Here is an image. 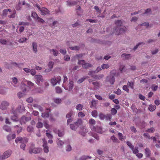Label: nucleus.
Wrapping results in <instances>:
<instances>
[{
  "label": "nucleus",
  "instance_id": "2eb2a0df",
  "mask_svg": "<svg viewBox=\"0 0 160 160\" xmlns=\"http://www.w3.org/2000/svg\"><path fill=\"white\" fill-rule=\"evenodd\" d=\"M53 131L54 132L56 133H58V136L59 137H62L64 135V131L62 129L61 130H58L57 131L56 129H54L53 130Z\"/></svg>",
  "mask_w": 160,
  "mask_h": 160
},
{
  "label": "nucleus",
  "instance_id": "7ed1b4c3",
  "mask_svg": "<svg viewBox=\"0 0 160 160\" xmlns=\"http://www.w3.org/2000/svg\"><path fill=\"white\" fill-rule=\"evenodd\" d=\"M89 123L90 125V127L91 128L92 130L98 133H100V127H96L93 126L96 123V121L95 120L92 118H91L89 120Z\"/></svg>",
  "mask_w": 160,
  "mask_h": 160
},
{
  "label": "nucleus",
  "instance_id": "680f3d73",
  "mask_svg": "<svg viewBox=\"0 0 160 160\" xmlns=\"http://www.w3.org/2000/svg\"><path fill=\"white\" fill-rule=\"evenodd\" d=\"M123 89L125 91L127 92H128L129 91V90L128 89V86L126 85H124L123 87Z\"/></svg>",
  "mask_w": 160,
  "mask_h": 160
},
{
  "label": "nucleus",
  "instance_id": "0eeeda50",
  "mask_svg": "<svg viewBox=\"0 0 160 160\" xmlns=\"http://www.w3.org/2000/svg\"><path fill=\"white\" fill-rule=\"evenodd\" d=\"M100 71V68L98 67L97 68L96 70L95 71H90L88 72V75L91 76L92 77L94 78L95 79H97L98 78L97 76L95 75V74L98 73V72Z\"/></svg>",
  "mask_w": 160,
  "mask_h": 160
},
{
  "label": "nucleus",
  "instance_id": "49530a36",
  "mask_svg": "<svg viewBox=\"0 0 160 160\" xmlns=\"http://www.w3.org/2000/svg\"><path fill=\"white\" fill-rule=\"evenodd\" d=\"M22 138L21 137H17L16 139H15V141L16 143H17L19 142H21L22 141Z\"/></svg>",
  "mask_w": 160,
  "mask_h": 160
},
{
  "label": "nucleus",
  "instance_id": "58836bf2",
  "mask_svg": "<svg viewBox=\"0 0 160 160\" xmlns=\"http://www.w3.org/2000/svg\"><path fill=\"white\" fill-rule=\"evenodd\" d=\"M109 66L108 64H103L101 66L102 68L103 69H107V68H109Z\"/></svg>",
  "mask_w": 160,
  "mask_h": 160
},
{
  "label": "nucleus",
  "instance_id": "603ef678",
  "mask_svg": "<svg viewBox=\"0 0 160 160\" xmlns=\"http://www.w3.org/2000/svg\"><path fill=\"white\" fill-rule=\"evenodd\" d=\"M43 124L41 122H39L36 125V127L38 128H40L42 127Z\"/></svg>",
  "mask_w": 160,
  "mask_h": 160
},
{
  "label": "nucleus",
  "instance_id": "b1692460",
  "mask_svg": "<svg viewBox=\"0 0 160 160\" xmlns=\"http://www.w3.org/2000/svg\"><path fill=\"white\" fill-rule=\"evenodd\" d=\"M29 24V23L28 22H20L18 23V25L20 26H28Z\"/></svg>",
  "mask_w": 160,
  "mask_h": 160
},
{
  "label": "nucleus",
  "instance_id": "39448f33",
  "mask_svg": "<svg viewBox=\"0 0 160 160\" xmlns=\"http://www.w3.org/2000/svg\"><path fill=\"white\" fill-rule=\"evenodd\" d=\"M61 79V77L59 76H55L53 78L51 79V83L53 86H54L60 82Z\"/></svg>",
  "mask_w": 160,
  "mask_h": 160
},
{
  "label": "nucleus",
  "instance_id": "c03bdc74",
  "mask_svg": "<svg viewBox=\"0 0 160 160\" xmlns=\"http://www.w3.org/2000/svg\"><path fill=\"white\" fill-rule=\"evenodd\" d=\"M92 115L94 117H96L97 116L98 113L96 110H94L92 112Z\"/></svg>",
  "mask_w": 160,
  "mask_h": 160
},
{
  "label": "nucleus",
  "instance_id": "37998d69",
  "mask_svg": "<svg viewBox=\"0 0 160 160\" xmlns=\"http://www.w3.org/2000/svg\"><path fill=\"white\" fill-rule=\"evenodd\" d=\"M67 4L68 6H73L76 4L75 2L67 1Z\"/></svg>",
  "mask_w": 160,
  "mask_h": 160
},
{
  "label": "nucleus",
  "instance_id": "8fccbe9b",
  "mask_svg": "<svg viewBox=\"0 0 160 160\" xmlns=\"http://www.w3.org/2000/svg\"><path fill=\"white\" fill-rule=\"evenodd\" d=\"M12 80L13 83L14 84H16L18 82V80L17 78L16 77H14L12 78Z\"/></svg>",
  "mask_w": 160,
  "mask_h": 160
},
{
  "label": "nucleus",
  "instance_id": "f3484780",
  "mask_svg": "<svg viewBox=\"0 0 160 160\" xmlns=\"http://www.w3.org/2000/svg\"><path fill=\"white\" fill-rule=\"evenodd\" d=\"M76 10L78 16H80L82 12V11L81 10V7L79 5L77 6Z\"/></svg>",
  "mask_w": 160,
  "mask_h": 160
},
{
  "label": "nucleus",
  "instance_id": "a19ab883",
  "mask_svg": "<svg viewBox=\"0 0 160 160\" xmlns=\"http://www.w3.org/2000/svg\"><path fill=\"white\" fill-rule=\"evenodd\" d=\"M27 131L28 132H31L33 131V128L30 126H28L27 128Z\"/></svg>",
  "mask_w": 160,
  "mask_h": 160
},
{
  "label": "nucleus",
  "instance_id": "9d476101",
  "mask_svg": "<svg viewBox=\"0 0 160 160\" xmlns=\"http://www.w3.org/2000/svg\"><path fill=\"white\" fill-rule=\"evenodd\" d=\"M9 105V104L8 102L3 101L2 102L0 106V108L2 110H5L7 109Z\"/></svg>",
  "mask_w": 160,
  "mask_h": 160
},
{
  "label": "nucleus",
  "instance_id": "bb28decb",
  "mask_svg": "<svg viewBox=\"0 0 160 160\" xmlns=\"http://www.w3.org/2000/svg\"><path fill=\"white\" fill-rule=\"evenodd\" d=\"M118 136L119 139L121 141H123V140H124V139H125V138H124L121 132H119L118 133Z\"/></svg>",
  "mask_w": 160,
  "mask_h": 160
},
{
  "label": "nucleus",
  "instance_id": "774afa93",
  "mask_svg": "<svg viewBox=\"0 0 160 160\" xmlns=\"http://www.w3.org/2000/svg\"><path fill=\"white\" fill-rule=\"evenodd\" d=\"M8 13L7 10V9H4L2 12V15L3 16H6Z\"/></svg>",
  "mask_w": 160,
  "mask_h": 160
},
{
  "label": "nucleus",
  "instance_id": "72a5a7b5",
  "mask_svg": "<svg viewBox=\"0 0 160 160\" xmlns=\"http://www.w3.org/2000/svg\"><path fill=\"white\" fill-rule=\"evenodd\" d=\"M130 55L128 54H126V53H123L122 54V58H125L126 59H128L130 57Z\"/></svg>",
  "mask_w": 160,
  "mask_h": 160
},
{
  "label": "nucleus",
  "instance_id": "4d7b16f0",
  "mask_svg": "<svg viewBox=\"0 0 160 160\" xmlns=\"http://www.w3.org/2000/svg\"><path fill=\"white\" fill-rule=\"evenodd\" d=\"M33 101V99L32 98L29 97L27 98L26 100V101L28 103H31Z\"/></svg>",
  "mask_w": 160,
  "mask_h": 160
},
{
  "label": "nucleus",
  "instance_id": "a211bd4d",
  "mask_svg": "<svg viewBox=\"0 0 160 160\" xmlns=\"http://www.w3.org/2000/svg\"><path fill=\"white\" fill-rule=\"evenodd\" d=\"M32 44L33 51L35 53H36L38 51L37 43L36 42H34L32 43Z\"/></svg>",
  "mask_w": 160,
  "mask_h": 160
},
{
  "label": "nucleus",
  "instance_id": "412c9836",
  "mask_svg": "<svg viewBox=\"0 0 160 160\" xmlns=\"http://www.w3.org/2000/svg\"><path fill=\"white\" fill-rule=\"evenodd\" d=\"M145 153L147 157H149L151 154V151L148 148H146L145 149Z\"/></svg>",
  "mask_w": 160,
  "mask_h": 160
},
{
  "label": "nucleus",
  "instance_id": "393cba45",
  "mask_svg": "<svg viewBox=\"0 0 160 160\" xmlns=\"http://www.w3.org/2000/svg\"><path fill=\"white\" fill-rule=\"evenodd\" d=\"M50 52H52L53 55L55 56H58V54L59 53L58 51L53 49H50Z\"/></svg>",
  "mask_w": 160,
  "mask_h": 160
},
{
  "label": "nucleus",
  "instance_id": "e2e57ef3",
  "mask_svg": "<svg viewBox=\"0 0 160 160\" xmlns=\"http://www.w3.org/2000/svg\"><path fill=\"white\" fill-rule=\"evenodd\" d=\"M16 13V11L14 10L13 12V13L10 15L8 16V17L10 18H14L15 16V14Z\"/></svg>",
  "mask_w": 160,
  "mask_h": 160
},
{
  "label": "nucleus",
  "instance_id": "a878e982",
  "mask_svg": "<svg viewBox=\"0 0 160 160\" xmlns=\"http://www.w3.org/2000/svg\"><path fill=\"white\" fill-rule=\"evenodd\" d=\"M111 139L112 140L113 142L116 143H119V141L113 135L111 138Z\"/></svg>",
  "mask_w": 160,
  "mask_h": 160
},
{
  "label": "nucleus",
  "instance_id": "423d86ee",
  "mask_svg": "<svg viewBox=\"0 0 160 160\" xmlns=\"http://www.w3.org/2000/svg\"><path fill=\"white\" fill-rule=\"evenodd\" d=\"M34 78L36 83L38 85L41 84L43 81L42 76L41 75H35Z\"/></svg>",
  "mask_w": 160,
  "mask_h": 160
},
{
  "label": "nucleus",
  "instance_id": "f257e3e1",
  "mask_svg": "<svg viewBox=\"0 0 160 160\" xmlns=\"http://www.w3.org/2000/svg\"><path fill=\"white\" fill-rule=\"evenodd\" d=\"M82 123V120L81 118H78L76 121L73 124H70V128L72 130H76L77 128L79 127L81 130H83L85 127V126H83Z\"/></svg>",
  "mask_w": 160,
  "mask_h": 160
},
{
  "label": "nucleus",
  "instance_id": "4468645a",
  "mask_svg": "<svg viewBox=\"0 0 160 160\" xmlns=\"http://www.w3.org/2000/svg\"><path fill=\"white\" fill-rule=\"evenodd\" d=\"M73 82L72 81H70L68 85V87L67 88H64L66 90H68L69 91H70L72 90L73 88Z\"/></svg>",
  "mask_w": 160,
  "mask_h": 160
},
{
  "label": "nucleus",
  "instance_id": "79ce46f5",
  "mask_svg": "<svg viewBox=\"0 0 160 160\" xmlns=\"http://www.w3.org/2000/svg\"><path fill=\"white\" fill-rule=\"evenodd\" d=\"M42 116L44 118H48L49 114L48 112H44L42 113Z\"/></svg>",
  "mask_w": 160,
  "mask_h": 160
},
{
  "label": "nucleus",
  "instance_id": "ea45409f",
  "mask_svg": "<svg viewBox=\"0 0 160 160\" xmlns=\"http://www.w3.org/2000/svg\"><path fill=\"white\" fill-rule=\"evenodd\" d=\"M111 112L112 115H114L117 113V111L115 108H112L111 109Z\"/></svg>",
  "mask_w": 160,
  "mask_h": 160
},
{
  "label": "nucleus",
  "instance_id": "a18cd8bd",
  "mask_svg": "<svg viewBox=\"0 0 160 160\" xmlns=\"http://www.w3.org/2000/svg\"><path fill=\"white\" fill-rule=\"evenodd\" d=\"M73 114V111L72 110H71L66 115V118H70Z\"/></svg>",
  "mask_w": 160,
  "mask_h": 160
},
{
  "label": "nucleus",
  "instance_id": "338daca9",
  "mask_svg": "<svg viewBox=\"0 0 160 160\" xmlns=\"http://www.w3.org/2000/svg\"><path fill=\"white\" fill-rule=\"evenodd\" d=\"M56 91L57 93H60L62 92V90L61 88L59 87H57L56 88Z\"/></svg>",
  "mask_w": 160,
  "mask_h": 160
},
{
  "label": "nucleus",
  "instance_id": "6e6552de",
  "mask_svg": "<svg viewBox=\"0 0 160 160\" xmlns=\"http://www.w3.org/2000/svg\"><path fill=\"white\" fill-rule=\"evenodd\" d=\"M12 153L11 150L6 151L3 154L2 157L0 156V160H3V159L9 157Z\"/></svg>",
  "mask_w": 160,
  "mask_h": 160
},
{
  "label": "nucleus",
  "instance_id": "0e129e2a",
  "mask_svg": "<svg viewBox=\"0 0 160 160\" xmlns=\"http://www.w3.org/2000/svg\"><path fill=\"white\" fill-rule=\"evenodd\" d=\"M4 89L3 88L0 87V94H4L5 93Z\"/></svg>",
  "mask_w": 160,
  "mask_h": 160
},
{
  "label": "nucleus",
  "instance_id": "9b49d317",
  "mask_svg": "<svg viewBox=\"0 0 160 160\" xmlns=\"http://www.w3.org/2000/svg\"><path fill=\"white\" fill-rule=\"evenodd\" d=\"M31 119L30 117H26L25 116L22 117L20 120V122L21 124L23 123H25L29 121Z\"/></svg>",
  "mask_w": 160,
  "mask_h": 160
},
{
  "label": "nucleus",
  "instance_id": "3c124183",
  "mask_svg": "<svg viewBox=\"0 0 160 160\" xmlns=\"http://www.w3.org/2000/svg\"><path fill=\"white\" fill-rule=\"evenodd\" d=\"M88 158H91V157H89V156H83L81 157L80 159V160H86V159H87Z\"/></svg>",
  "mask_w": 160,
  "mask_h": 160
},
{
  "label": "nucleus",
  "instance_id": "de8ad7c7",
  "mask_svg": "<svg viewBox=\"0 0 160 160\" xmlns=\"http://www.w3.org/2000/svg\"><path fill=\"white\" fill-rule=\"evenodd\" d=\"M70 48L71 50H78L80 49L79 47L77 46L70 47Z\"/></svg>",
  "mask_w": 160,
  "mask_h": 160
},
{
  "label": "nucleus",
  "instance_id": "2f4dec72",
  "mask_svg": "<svg viewBox=\"0 0 160 160\" xmlns=\"http://www.w3.org/2000/svg\"><path fill=\"white\" fill-rule=\"evenodd\" d=\"M3 128V129L7 132H10L11 131V128H10V127H9L7 126H6V125L4 126Z\"/></svg>",
  "mask_w": 160,
  "mask_h": 160
},
{
  "label": "nucleus",
  "instance_id": "cd10ccee",
  "mask_svg": "<svg viewBox=\"0 0 160 160\" xmlns=\"http://www.w3.org/2000/svg\"><path fill=\"white\" fill-rule=\"evenodd\" d=\"M127 85L128 87H130L132 89H134V83L133 82H128Z\"/></svg>",
  "mask_w": 160,
  "mask_h": 160
},
{
  "label": "nucleus",
  "instance_id": "69168bd1",
  "mask_svg": "<svg viewBox=\"0 0 160 160\" xmlns=\"http://www.w3.org/2000/svg\"><path fill=\"white\" fill-rule=\"evenodd\" d=\"M54 64V62H50L48 63V67L50 68H52L53 65Z\"/></svg>",
  "mask_w": 160,
  "mask_h": 160
},
{
  "label": "nucleus",
  "instance_id": "f704fd0d",
  "mask_svg": "<svg viewBox=\"0 0 160 160\" xmlns=\"http://www.w3.org/2000/svg\"><path fill=\"white\" fill-rule=\"evenodd\" d=\"M32 16L34 19H36L39 17L38 16L37 14L34 12H32Z\"/></svg>",
  "mask_w": 160,
  "mask_h": 160
},
{
  "label": "nucleus",
  "instance_id": "5701e85b",
  "mask_svg": "<svg viewBox=\"0 0 160 160\" xmlns=\"http://www.w3.org/2000/svg\"><path fill=\"white\" fill-rule=\"evenodd\" d=\"M83 106L82 104H78L76 106V109L79 111H81L83 108Z\"/></svg>",
  "mask_w": 160,
  "mask_h": 160
},
{
  "label": "nucleus",
  "instance_id": "c85d7f7f",
  "mask_svg": "<svg viewBox=\"0 0 160 160\" xmlns=\"http://www.w3.org/2000/svg\"><path fill=\"white\" fill-rule=\"evenodd\" d=\"M112 118V116L110 114H107L106 115V116L105 117V120L106 121H108L109 120V121L111 120V119Z\"/></svg>",
  "mask_w": 160,
  "mask_h": 160
},
{
  "label": "nucleus",
  "instance_id": "dca6fc26",
  "mask_svg": "<svg viewBox=\"0 0 160 160\" xmlns=\"http://www.w3.org/2000/svg\"><path fill=\"white\" fill-rule=\"evenodd\" d=\"M13 113L14 115L12 116L11 119L14 122H16L18 121L19 119L16 114V112L14 111L13 112Z\"/></svg>",
  "mask_w": 160,
  "mask_h": 160
},
{
  "label": "nucleus",
  "instance_id": "c756f323",
  "mask_svg": "<svg viewBox=\"0 0 160 160\" xmlns=\"http://www.w3.org/2000/svg\"><path fill=\"white\" fill-rule=\"evenodd\" d=\"M27 40V38H21L18 40V42L19 43H23L25 42Z\"/></svg>",
  "mask_w": 160,
  "mask_h": 160
},
{
  "label": "nucleus",
  "instance_id": "4c0bfd02",
  "mask_svg": "<svg viewBox=\"0 0 160 160\" xmlns=\"http://www.w3.org/2000/svg\"><path fill=\"white\" fill-rule=\"evenodd\" d=\"M14 127L16 128H19L18 129L17 131V133H18V134L22 132V128L21 127H19V126L18 125L14 126Z\"/></svg>",
  "mask_w": 160,
  "mask_h": 160
},
{
  "label": "nucleus",
  "instance_id": "09e8293b",
  "mask_svg": "<svg viewBox=\"0 0 160 160\" xmlns=\"http://www.w3.org/2000/svg\"><path fill=\"white\" fill-rule=\"evenodd\" d=\"M133 153L134 154H137L138 152V148L137 147H135L134 148H133V150H132Z\"/></svg>",
  "mask_w": 160,
  "mask_h": 160
},
{
  "label": "nucleus",
  "instance_id": "1a4fd4ad",
  "mask_svg": "<svg viewBox=\"0 0 160 160\" xmlns=\"http://www.w3.org/2000/svg\"><path fill=\"white\" fill-rule=\"evenodd\" d=\"M33 145H32V147L30 148L29 152L30 153H39L42 150L41 149L39 148H33Z\"/></svg>",
  "mask_w": 160,
  "mask_h": 160
},
{
  "label": "nucleus",
  "instance_id": "20e7f679",
  "mask_svg": "<svg viewBox=\"0 0 160 160\" xmlns=\"http://www.w3.org/2000/svg\"><path fill=\"white\" fill-rule=\"evenodd\" d=\"M116 74V72L113 70L112 71L110 72V75L107 77V81L109 82L111 84H113L115 81L114 77Z\"/></svg>",
  "mask_w": 160,
  "mask_h": 160
},
{
  "label": "nucleus",
  "instance_id": "864d4df0",
  "mask_svg": "<svg viewBox=\"0 0 160 160\" xmlns=\"http://www.w3.org/2000/svg\"><path fill=\"white\" fill-rule=\"evenodd\" d=\"M7 42V41L5 39H0V43H1L2 44L6 45Z\"/></svg>",
  "mask_w": 160,
  "mask_h": 160
},
{
  "label": "nucleus",
  "instance_id": "6ab92c4d",
  "mask_svg": "<svg viewBox=\"0 0 160 160\" xmlns=\"http://www.w3.org/2000/svg\"><path fill=\"white\" fill-rule=\"evenodd\" d=\"M97 105V102L96 101L94 100H92L91 104H90V107L91 108H96Z\"/></svg>",
  "mask_w": 160,
  "mask_h": 160
},
{
  "label": "nucleus",
  "instance_id": "c9c22d12",
  "mask_svg": "<svg viewBox=\"0 0 160 160\" xmlns=\"http://www.w3.org/2000/svg\"><path fill=\"white\" fill-rule=\"evenodd\" d=\"M127 144L131 150H133L134 146L129 141H127Z\"/></svg>",
  "mask_w": 160,
  "mask_h": 160
},
{
  "label": "nucleus",
  "instance_id": "f03ea898",
  "mask_svg": "<svg viewBox=\"0 0 160 160\" xmlns=\"http://www.w3.org/2000/svg\"><path fill=\"white\" fill-rule=\"evenodd\" d=\"M122 24V22L121 20H118L116 22L115 24L117 27L114 28V31L113 33L116 35H119L125 32V30L124 28H120Z\"/></svg>",
  "mask_w": 160,
  "mask_h": 160
},
{
  "label": "nucleus",
  "instance_id": "5fc2aeb1",
  "mask_svg": "<svg viewBox=\"0 0 160 160\" xmlns=\"http://www.w3.org/2000/svg\"><path fill=\"white\" fill-rule=\"evenodd\" d=\"M85 116V114L82 112H79L78 114V116L79 117L83 118Z\"/></svg>",
  "mask_w": 160,
  "mask_h": 160
},
{
  "label": "nucleus",
  "instance_id": "7c9ffc66",
  "mask_svg": "<svg viewBox=\"0 0 160 160\" xmlns=\"http://www.w3.org/2000/svg\"><path fill=\"white\" fill-rule=\"evenodd\" d=\"M57 142L58 145L60 147L62 146L63 144H64V142H63L60 140L58 139L57 140Z\"/></svg>",
  "mask_w": 160,
  "mask_h": 160
},
{
  "label": "nucleus",
  "instance_id": "f8f14e48",
  "mask_svg": "<svg viewBox=\"0 0 160 160\" xmlns=\"http://www.w3.org/2000/svg\"><path fill=\"white\" fill-rule=\"evenodd\" d=\"M43 150L45 152L48 153L49 151L48 147L47 146V142L45 141L44 139H43Z\"/></svg>",
  "mask_w": 160,
  "mask_h": 160
},
{
  "label": "nucleus",
  "instance_id": "13d9d810",
  "mask_svg": "<svg viewBox=\"0 0 160 160\" xmlns=\"http://www.w3.org/2000/svg\"><path fill=\"white\" fill-rule=\"evenodd\" d=\"M36 20L38 22H40L41 23H43L45 22V21L42 18L38 17Z\"/></svg>",
  "mask_w": 160,
  "mask_h": 160
},
{
  "label": "nucleus",
  "instance_id": "ddd939ff",
  "mask_svg": "<svg viewBox=\"0 0 160 160\" xmlns=\"http://www.w3.org/2000/svg\"><path fill=\"white\" fill-rule=\"evenodd\" d=\"M40 12H41V14L43 15H45L46 14L49 13V11L47 8H41Z\"/></svg>",
  "mask_w": 160,
  "mask_h": 160
},
{
  "label": "nucleus",
  "instance_id": "473e14b6",
  "mask_svg": "<svg viewBox=\"0 0 160 160\" xmlns=\"http://www.w3.org/2000/svg\"><path fill=\"white\" fill-rule=\"evenodd\" d=\"M156 108V106H155L150 105L148 109L150 111H154Z\"/></svg>",
  "mask_w": 160,
  "mask_h": 160
},
{
  "label": "nucleus",
  "instance_id": "4be33fe9",
  "mask_svg": "<svg viewBox=\"0 0 160 160\" xmlns=\"http://www.w3.org/2000/svg\"><path fill=\"white\" fill-rule=\"evenodd\" d=\"M53 100L54 102L57 104L61 103L62 102L61 99L59 98H55L53 99Z\"/></svg>",
  "mask_w": 160,
  "mask_h": 160
},
{
  "label": "nucleus",
  "instance_id": "052dcab7",
  "mask_svg": "<svg viewBox=\"0 0 160 160\" xmlns=\"http://www.w3.org/2000/svg\"><path fill=\"white\" fill-rule=\"evenodd\" d=\"M60 52L63 55L65 54L66 53V50L65 49H61L60 50Z\"/></svg>",
  "mask_w": 160,
  "mask_h": 160
},
{
  "label": "nucleus",
  "instance_id": "e433bc0d",
  "mask_svg": "<svg viewBox=\"0 0 160 160\" xmlns=\"http://www.w3.org/2000/svg\"><path fill=\"white\" fill-rule=\"evenodd\" d=\"M158 88V87L157 85L153 84L151 87V89L153 91H155L157 90Z\"/></svg>",
  "mask_w": 160,
  "mask_h": 160
},
{
  "label": "nucleus",
  "instance_id": "bf43d9fd",
  "mask_svg": "<svg viewBox=\"0 0 160 160\" xmlns=\"http://www.w3.org/2000/svg\"><path fill=\"white\" fill-rule=\"evenodd\" d=\"M86 21H89L90 22L96 23L97 22V21L96 20H93L90 19H87L86 20Z\"/></svg>",
  "mask_w": 160,
  "mask_h": 160
},
{
  "label": "nucleus",
  "instance_id": "aec40b11",
  "mask_svg": "<svg viewBox=\"0 0 160 160\" xmlns=\"http://www.w3.org/2000/svg\"><path fill=\"white\" fill-rule=\"evenodd\" d=\"M92 67V65L89 63H86L82 65V67L85 69Z\"/></svg>",
  "mask_w": 160,
  "mask_h": 160
},
{
  "label": "nucleus",
  "instance_id": "6e6d98bb",
  "mask_svg": "<svg viewBox=\"0 0 160 160\" xmlns=\"http://www.w3.org/2000/svg\"><path fill=\"white\" fill-rule=\"evenodd\" d=\"M154 128H151L148 129L146 131L149 133H152L154 132Z\"/></svg>",
  "mask_w": 160,
  "mask_h": 160
}]
</instances>
